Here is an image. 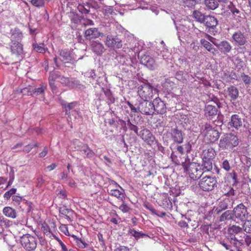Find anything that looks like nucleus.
<instances>
[{
    "label": "nucleus",
    "mask_w": 251,
    "mask_h": 251,
    "mask_svg": "<svg viewBox=\"0 0 251 251\" xmlns=\"http://www.w3.org/2000/svg\"><path fill=\"white\" fill-rule=\"evenodd\" d=\"M23 37V34L19 31L13 32L11 36V43L10 49L11 53L16 57L24 54L23 45L18 41Z\"/></svg>",
    "instance_id": "f257e3e1"
},
{
    "label": "nucleus",
    "mask_w": 251,
    "mask_h": 251,
    "mask_svg": "<svg viewBox=\"0 0 251 251\" xmlns=\"http://www.w3.org/2000/svg\"><path fill=\"white\" fill-rule=\"evenodd\" d=\"M204 140L206 143H214L220 137V133L217 129V126L206 123L202 131Z\"/></svg>",
    "instance_id": "f03ea898"
},
{
    "label": "nucleus",
    "mask_w": 251,
    "mask_h": 251,
    "mask_svg": "<svg viewBox=\"0 0 251 251\" xmlns=\"http://www.w3.org/2000/svg\"><path fill=\"white\" fill-rule=\"evenodd\" d=\"M157 90L149 83H144L138 88L137 93L139 97L144 101H148L153 98Z\"/></svg>",
    "instance_id": "7ed1b4c3"
},
{
    "label": "nucleus",
    "mask_w": 251,
    "mask_h": 251,
    "mask_svg": "<svg viewBox=\"0 0 251 251\" xmlns=\"http://www.w3.org/2000/svg\"><path fill=\"white\" fill-rule=\"evenodd\" d=\"M183 168L185 172L193 180L200 178L203 173L201 166L195 162H191L190 159H188V163L186 165H183Z\"/></svg>",
    "instance_id": "20e7f679"
},
{
    "label": "nucleus",
    "mask_w": 251,
    "mask_h": 251,
    "mask_svg": "<svg viewBox=\"0 0 251 251\" xmlns=\"http://www.w3.org/2000/svg\"><path fill=\"white\" fill-rule=\"evenodd\" d=\"M238 137L231 133L223 136L219 141V146L222 150H231L238 145Z\"/></svg>",
    "instance_id": "39448f33"
},
{
    "label": "nucleus",
    "mask_w": 251,
    "mask_h": 251,
    "mask_svg": "<svg viewBox=\"0 0 251 251\" xmlns=\"http://www.w3.org/2000/svg\"><path fill=\"white\" fill-rule=\"evenodd\" d=\"M217 183L215 177L205 176L199 181L198 185L202 190L210 191L217 186Z\"/></svg>",
    "instance_id": "423d86ee"
},
{
    "label": "nucleus",
    "mask_w": 251,
    "mask_h": 251,
    "mask_svg": "<svg viewBox=\"0 0 251 251\" xmlns=\"http://www.w3.org/2000/svg\"><path fill=\"white\" fill-rule=\"evenodd\" d=\"M20 241L22 246L26 251H33L37 247L36 237L29 234H26L21 237Z\"/></svg>",
    "instance_id": "0eeeda50"
},
{
    "label": "nucleus",
    "mask_w": 251,
    "mask_h": 251,
    "mask_svg": "<svg viewBox=\"0 0 251 251\" xmlns=\"http://www.w3.org/2000/svg\"><path fill=\"white\" fill-rule=\"evenodd\" d=\"M105 45L112 49H120L122 47V42L117 35H108L105 41Z\"/></svg>",
    "instance_id": "6e6552de"
},
{
    "label": "nucleus",
    "mask_w": 251,
    "mask_h": 251,
    "mask_svg": "<svg viewBox=\"0 0 251 251\" xmlns=\"http://www.w3.org/2000/svg\"><path fill=\"white\" fill-rule=\"evenodd\" d=\"M140 137L148 145L151 146L155 145L157 141L151 131L147 129L144 128L140 131Z\"/></svg>",
    "instance_id": "1a4fd4ad"
},
{
    "label": "nucleus",
    "mask_w": 251,
    "mask_h": 251,
    "mask_svg": "<svg viewBox=\"0 0 251 251\" xmlns=\"http://www.w3.org/2000/svg\"><path fill=\"white\" fill-rule=\"evenodd\" d=\"M228 9L232 13V17L237 22H241L245 18L244 13L239 8L237 7L232 2H230Z\"/></svg>",
    "instance_id": "9d476101"
},
{
    "label": "nucleus",
    "mask_w": 251,
    "mask_h": 251,
    "mask_svg": "<svg viewBox=\"0 0 251 251\" xmlns=\"http://www.w3.org/2000/svg\"><path fill=\"white\" fill-rule=\"evenodd\" d=\"M152 102L148 103V101L140 102L138 105L139 112L143 114L150 115L154 113V109Z\"/></svg>",
    "instance_id": "9b49d317"
},
{
    "label": "nucleus",
    "mask_w": 251,
    "mask_h": 251,
    "mask_svg": "<svg viewBox=\"0 0 251 251\" xmlns=\"http://www.w3.org/2000/svg\"><path fill=\"white\" fill-rule=\"evenodd\" d=\"M234 213L235 217L241 220H244L248 214L246 207L242 203L238 204L234 208Z\"/></svg>",
    "instance_id": "f8f14e48"
},
{
    "label": "nucleus",
    "mask_w": 251,
    "mask_h": 251,
    "mask_svg": "<svg viewBox=\"0 0 251 251\" xmlns=\"http://www.w3.org/2000/svg\"><path fill=\"white\" fill-rule=\"evenodd\" d=\"M154 112L156 111L157 113L163 114L166 112V107L164 102L161 100L159 98L154 99L152 102Z\"/></svg>",
    "instance_id": "ddd939ff"
},
{
    "label": "nucleus",
    "mask_w": 251,
    "mask_h": 251,
    "mask_svg": "<svg viewBox=\"0 0 251 251\" xmlns=\"http://www.w3.org/2000/svg\"><path fill=\"white\" fill-rule=\"evenodd\" d=\"M100 32L97 28L91 27L87 29L84 32V37L86 40H91L99 38L100 36Z\"/></svg>",
    "instance_id": "4468645a"
},
{
    "label": "nucleus",
    "mask_w": 251,
    "mask_h": 251,
    "mask_svg": "<svg viewBox=\"0 0 251 251\" xmlns=\"http://www.w3.org/2000/svg\"><path fill=\"white\" fill-rule=\"evenodd\" d=\"M141 62L150 70H154L156 67L154 59L149 55L145 54L141 58Z\"/></svg>",
    "instance_id": "2eb2a0df"
},
{
    "label": "nucleus",
    "mask_w": 251,
    "mask_h": 251,
    "mask_svg": "<svg viewBox=\"0 0 251 251\" xmlns=\"http://www.w3.org/2000/svg\"><path fill=\"white\" fill-rule=\"evenodd\" d=\"M213 44L219 48L220 50L224 53L229 52L232 49L230 44L226 40L221 41L220 43L213 42Z\"/></svg>",
    "instance_id": "dca6fc26"
},
{
    "label": "nucleus",
    "mask_w": 251,
    "mask_h": 251,
    "mask_svg": "<svg viewBox=\"0 0 251 251\" xmlns=\"http://www.w3.org/2000/svg\"><path fill=\"white\" fill-rule=\"evenodd\" d=\"M232 37L234 41L239 46L244 45L247 42L245 36L241 31L235 32Z\"/></svg>",
    "instance_id": "f3484780"
},
{
    "label": "nucleus",
    "mask_w": 251,
    "mask_h": 251,
    "mask_svg": "<svg viewBox=\"0 0 251 251\" xmlns=\"http://www.w3.org/2000/svg\"><path fill=\"white\" fill-rule=\"evenodd\" d=\"M77 150L79 151L82 154L84 155L83 156L84 158H91L93 157L95 155L94 152L89 147L87 144L83 145L81 147L78 149Z\"/></svg>",
    "instance_id": "a211bd4d"
},
{
    "label": "nucleus",
    "mask_w": 251,
    "mask_h": 251,
    "mask_svg": "<svg viewBox=\"0 0 251 251\" xmlns=\"http://www.w3.org/2000/svg\"><path fill=\"white\" fill-rule=\"evenodd\" d=\"M171 157L173 162L176 165H181L183 167V165H186L188 163L187 158H182L180 156H178L176 155L175 151H173Z\"/></svg>",
    "instance_id": "6ab92c4d"
},
{
    "label": "nucleus",
    "mask_w": 251,
    "mask_h": 251,
    "mask_svg": "<svg viewBox=\"0 0 251 251\" xmlns=\"http://www.w3.org/2000/svg\"><path fill=\"white\" fill-rule=\"evenodd\" d=\"M203 23L205 24L207 27L214 28L217 25L218 21L214 16H205Z\"/></svg>",
    "instance_id": "aec40b11"
},
{
    "label": "nucleus",
    "mask_w": 251,
    "mask_h": 251,
    "mask_svg": "<svg viewBox=\"0 0 251 251\" xmlns=\"http://www.w3.org/2000/svg\"><path fill=\"white\" fill-rule=\"evenodd\" d=\"M216 152L212 147H209L204 150L202 152V159L212 160L215 158Z\"/></svg>",
    "instance_id": "412c9836"
},
{
    "label": "nucleus",
    "mask_w": 251,
    "mask_h": 251,
    "mask_svg": "<svg viewBox=\"0 0 251 251\" xmlns=\"http://www.w3.org/2000/svg\"><path fill=\"white\" fill-rule=\"evenodd\" d=\"M92 50L97 55H100L104 50L103 45L100 42H94L91 45Z\"/></svg>",
    "instance_id": "4be33fe9"
},
{
    "label": "nucleus",
    "mask_w": 251,
    "mask_h": 251,
    "mask_svg": "<svg viewBox=\"0 0 251 251\" xmlns=\"http://www.w3.org/2000/svg\"><path fill=\"white\" fill-rule=\"evenodd\" d=\"M200 42L201 44L209 52H211L213 55L216 54L218 50L214 48L212 45L208 41L204 39L201 40Z\"/></svg>",
    "instance_id": "5701e85b"
},
{
    "label": "nucleus",
    "mask_w": 251,
    "mask_h": 251,
    "mask_svg": "<svg viewBox=\"0 0 251 251\" xmlns=\"http://www.w3.org/2000/svg\"><path fill=\"white\" fill-rule=\"evenodd\" d=\"M231 125L236 128H238L242 126V121L238 115L235 114L231 116Z\"/></svg>",
    "instance_id": "b1692460"
},
{
    "label": "nucleus",
    "mask_w": 251,
    "mask_h": 251,
    "mask_svg": "<svg viewBox=\"0 0 251 251\" xmlns=\"http://www.w3.org/2000/svg\"><path fill=\"white\" fill-rule=\"evenodd\" d=\"M3 213L5 216L12 219L15 218L17 216L15 210L9 206L3 208Z\"/></svg>",
    "instance_id": "393cba45"
},
{
    "label": "nucleus",
    "mask_w": 251,
    "mask_h": 251,
    "mask_svg": "<svg viewBox=\"0 0 251 251\" xmlns=\"http://www.w3.org/2000/svg\"><path fill=\"white\" fill-rule=\"evenodd\" d=\"M229 96L232 100H235L238 97L239 91L238 89L234 86H230L227 89Z\"/></svg>",
    "instance_id": "a878e982"
},
{
    "label": "nucleus",
    "mask_w": 251,
    "mask_h": 251,
    "mask_svg": "<svg viewBox=\"0 0 251 251\" xmlns=\"http://www.w3.org/2000/svg\"><path fill=\"white\" fill-rule=\"evenodd\" d=\"M128 234L134 237L136 240L144 237H149L147 234H144L141 232H138L134 228H129L128 230Z\"/></svg>",
    "instance_id": "bb28decb"
},
{
    "label": "nucleus",
    "mask_w": 251,
    "mask_h": 251,
    "mask_svg": "<svg viewBox=\"0 0 251 251\" xmlns=\"http://www.w3.org/2000/svg\"><path fill=\"white\" fill-rule=\"evenodd\" d=\"M173 139L177 143H181L183 141V136L181 131L175 129L173 133Z\"/></svg>",
    "instance_id": "cd10ccee"
},
{
    "label": "nucleus",
    "mask_w": 251,
    "mask_h": 251,
    "mask_svg": "<svg viewBox=\"0 0 251 251\" xmlns=\"http://www.w3.org/2000/svg\"><path fill=\"white\" fill-rule=\"evenodd\" d=\"M77 105V103L75 101L70 102L69 103H62L63 108L65 109L66 114L70 116V110L75 108Z\"/></svg>",
    "instance_id": "c85d7f7f"
},
{
    "label": "nucleus",
    "mask_w": 251,
    "mask_h": 251,
    "mask_svg": "<svg viewBox=\"0 0 251 251\" xmlns=\"http://www.w3.org/2000/svg\"><path fill=\"white\" fill-rule=\"evenodd\" d=\"M204 4L208 9L211 10L216 9L219 6L216 0H204Z\"/></svg>",
    "instance_id": "c756f323"
},
{
    "label": "nucleus",
    "mask_w": 251,
    "mask_h": 251,
    "mask_svg": "<svg viewBox=\"0 0 251 251\" xmlns=\"http://www.w3.org/2000/svg\"><path fill=\"white\" fill-rule=\"evenodd\" d=\"M74 240L76 245L79 248L84 249L88 246L85 241H84L81 238H78L75 235H73Z\"/></svg>",
    "instance_id": "7c9ffc66"
},
{
    "label": "nucleus",
    "mask_w": 251,
    "mask_h": 251,
    "mask_svg": "<svg viewBox=\"0 0 251 251\" xmlns=\"http://www.w3.org/2000/svg\"><path fill=\"white\" fill-rule=\"evenodd\" d=\"M109 193L110 195L115 197L122 201L125 198L124 194L118 189H111Z\"/></svg>",
    "instance_id": "2f4dec72"
},
{
    "label": "nucleus",
    "mask_w": 251,
    "mask_h": 251,
    "mask_svg": "<svg viewBox=\"0 0 251 251\" xmlns=\"http://www.w3.org/2000/svg\"><path fill=\"white\" fill-rule=\"evenodd\" d=\"M34 50L37 52L44 53L46 52L47 48H45V45L44 43L37 44L34 43L32 45Z\"/></svg>",
    "instance_id": "473e14b6"
},
{
    "label": "nucleus",
    "mask_w": 251,
    "mask_h": 251,
    "mask_svg": "<svg viewBox=\"0 0 251 251\" xmlns=\"http://www.w3.org/2000/svg\"><path fill=\"white\" fill-rule=\"evenodd\" d=\"M202 170V171H209L212 169L211 160L203 159Z\"/></svg>",
    "instance_id": "72a5a7b5"
},
{
    "label": "nucleus",
    "mask_w": 251,
    "mask_h": 251,
    "mask_svg": "<svg viewBox=\"0 0 251 251\" xmlns=\"http://www.w3.org/2000/svg\"><path fill=\"white\" fill-rule=\"evenodd\" d=\"M205 111L209 116L216 115L217 113V108L213 105L208 104L205 107Z\"/></svg>",
    "instance_id": "f704fd0d"
},
{
    "label": "nucleus",
    "mask_w": 251,
    "mask_h": 251,
    "mask_svg": "<svg viewBox=\"0 0 251 251\" xmlns=\"http://www.w3.org/2000/svg\"><path fill=\"white\" fill-rule=\"evenodd\" d=\"M193 16L198 21L201 23H203L205 17V16L203 15L201 12L197 10H195L193 12Z\"/></svg>",
    "instance_id": "c9c22d12"
},
{
    "label": "nucleus",
    "mask_w": 251,
    "mask_h": 251,
    "mask_svg": "<svg viewBox=\"0 0 251 251\" xmlns=\"http://www.w3.org/2000/svg\"><path fill=\"white\" fill-rule=\"evenodd\" d=\"M242 229L239 226H232L228 228L229 233L231 235H234V234H237L242 232Z\"/></svg>",
    "instance_id": "e433bc0d"
},
{
    "label": "nucleus",
    "mask_w": 251,
    "mask_h": 251,
    "mask_svg": "<svg viewBox=\"0 0 251 251\" xmlns=\"http://www.w3.org/2000/svg\"><path fill=\"white\" fill-rule=\"evenodd\" d=\"M46 89L47 86L43 84L41 85L39 88L33 89V96H37L44 93Z\"/></svg>",
    "instance_id": "4c0bfd02"
},
{
    "label": "nucleus",
    "mask_w": 251,
    "mask_h": 251,
    "mask_svg": "<svg viewBox=\"0 0 251 251\" xmlns=\"http://www.w3.org/2000/svg\"><path fill=\"white\" fill-rule=\"evenodd\" d=\"M21 93L24 95L33 96V88L31 86L25 87L21 90Z\"/></svg>",
    "instance_id": "58836bf2"
},
{
    "label": "nucleus",
    "mask_w": 251,
    "mask_h": 251,
    "mask_svg": "<svg viewBox=\"0 0 251 251\" xmlns=\"http://www.w3.org/2000/svg\"><path fill=\"white\" fill-rule=\"evenodd\" d=\"M232 218L231 212L229 210H227L220 217V221H224L227 220H230Z\"/></svg>",
    "instance_id": "ea45409f"
},
{
    "label": "nucleus",
    "mask_w": 251,
    "mask_h": 251,
    "mask_svg": "<svg viewBox=\"0 0 251 251\" xmlns=\"http://www.w3.org/2000/svg\"><path fill=\"white\" fill-rule=\"evenodd\" d=\"M230 244H232L236 246L237 245V242L239 244H242V240L238 239L235 235H231L227 238Z\"/></svg>",
    "instance_id": "a19ab883"
},
{
    "label": "nucleus",
    "mask_w": 251,
    "mask_h": 251,
    "mask_svg": "<svg viewBox=\"0 0 251 251\" xmlns=\"http://www.w3.org/2000/svg\"><path fill=\"white\" fill-rule=\"evenodd\" d=\"M78 11L83 14H87L89 12V7L88 5L86 7L83 4L79 3L77 6Z\"/></svg>",
    "instance_id": "79ce46f5"
},
{
    "label": "nucleus",
    "mask_w": 251,
    "mask_h": 251,
    "mask_svg": "<svg viewBox=\"0 0 251 251\" xmlns=\"http://www.w3.org/2000/svg\"><path fill=\"white\" fill-rule=\"evenodd\" d=\"M245 231L247 233H251V220L246 221L243 226Z\"/></svg>",
    "instance_id": "37998d69"
},
{
    "label": "nucleus",
    "mask_w": 251,
    "mask_h": 251,
    "mask_svg": "<svg viewBox=\"0 0 251 251\" xmlns=\"http://www.w3.org/2000/svg\"><path fill=\"white\" fill-rule=\"evenodd\" d=\"M119 209L123 213H127L130 210V208L123 201V203L119 207Z\"/></svg>",
    "instance_id": "c03bdc74"
},
{
    "label": "nucleus",
    "mask_w": 251,
    "mask_h": 251,
    "mask_svg": "<svg viewBox=\"0 0 251 251\" xmlns=\"http://www.w3.org/2000/svg\"><path fill=\"white\" fill-rule=\"evenodd\" d=\"M30 2L32 5L35 7H42L45 4L44 0H31Z\"/></svg>",
    "instance_id": "a18cd8bd"
},
{
    "label": "nucleus",
    "mask_w": 251,
    "mask_h": 251,
    "mask_svg": "<svg viewBox=\"0 0 251 251\" xmlns=\"http://www.w3.org/2000/svg\"><path fill=\"white\" fill-rule=\"evenodd\" d=\"M42 230L46 235H50L51 233L50 227L46 223H44L42 225Z\"/></svg>",
    "instance_id": "49530a36"
},
{
    "label": "nucleus",
    "mask_w": 251,
    "mask_h": 251,
    "mask_svg": "<svg viewBox=\"0 0 251 251\" xmlns=\"http://www.w3.org/2000/svg\"><path fill=\"white\" fill-rule=\"evenodd\" d=\"M229 175L232 179V185H236L238 183L237 174L235 171H233L232 173L229 174Z\"/></svg>",
    "instance_id": "de8ad7c7"
},
{
    "label": "nucleus",
    "mask_w": 251,
    "mask_h": 251,
    "mask_svg": "<svg viewBox=\"0 0 251 251\" xmlns=\"http://www.w3.org/2000/svg\"><path fill=\"white\" fill-rule=\"evenodd\" d=\"M60 55L62 56L65 61H68L71 59L70 54L64 50H61L60 52Z\"/></svg>",
    "instance_id": "09e8293b"
},
{
    "label": "nucleus",
    "mask_w": 251,
    "mask_h": 251,
    "mask_svg": "<svg viewBox=\"0 0 251 251\" xmlns=\"http://www.w3.org/2000/svg\"><path fill=\"white\" fill-rule=\"evenodd\" d=\"M144 207L147 209L149 210L152 214H157L156 210L153 208L152 205L149 203H145L144 204Z\"/></svg>",
    "instance_id": "8fccbe9b"
},
{
    "label": "nucleus",
    "mask_w": 251,
    "mask_h": 251,
    "mask_svg": "<svg viewBox=\"0 0 251 251\" xmlns=\"http://www.w3.org/2000/svg\"><path fill=\"white\" fill-rule=\"evenodd\" d=\"M12 199L15 205H19L22 200V198L20 196L14 195L12 196Z\"/></svg>",
    "instance_id": "3c124183"
},
{
    "label": "nucleus",
    "mask_w": 251,
    "mask_h": 251,
    "mask_svg": "<svg viewBox=\"0 0 251 251\" xmlns=\"http://www.w3.org/2000/svg\"><path fill=\"white\" fill-rule=\"evenodd\" d=\"M222 167L226 171H229L230 170V166L227 160H225L222 163Z\"/></svg>",
    "instance_id": "603ef678"
},
{
    "label": "nucleus",
    "mask_w": 251,
    "mask_h": 251,
    "mask_svg": "<svg viewBox=\"0 0 251 251\" xmlns=\"http://www.w3.org/2000/svg\"><path fill=\"white\" fill-rule=\"evenodd\" d=\"M68 181V185L73 188H75L76 187V183L75 180L71 177H69L67 179Z\"/></svg>",
    "instance_id": "864d4df0"
},
{
    "label": "nucleus",
    "mask_w": 251,
    "mask_h": 251,
    "mask_svg": "<svg viewBox=\"0 0 251 251\" xmlns=\"http://www.w3.org/2000/svg\"><path fill=\"white\" fill-rule=\"evenodd\" d=\"M242 80L245 84H249L251 82L250 77L244 74L241 75Z\"/></svg>",
    "instance_id": "5fc2aeb1"
},
{
    "label": "nucleus",
    "mask_w": 251,
    "mask_h": 251,
    "mask_svg": "<svg viewBox=\"0 0 251 251\" xmlns=\"http://www.w3.org/2000/svg\"><path fill=\"white\" fill-rule=\"evenodd\" d=\"M36 181H37V182H36L37 186L39 187H41L45 183V180L43 179V176H42L37 178Z\"/></svg>",
    "instance_id": "6e6d98bb"
},
{
    "label": "nucleus",
    "mask_w": 251,
    "mask_h": 251,
    "mask_svg": "<svg viewBox=\"0 0 251 251\" xmlns=\"http://www.w3.org/2000/svg\"><path fill=\"white\" fill-rule=\"evenodd\" d=\"M55 239L60 245L62 251H68V250L66 247V245L61 241V240H60L58 237H56Z\"/></svg>",
    "instance_id": "4d7b16f0"
},
{
    "label": "nucleus",
    "mask_w": 251,
    "mask_h": 251,
    "mask_svg": "<svg viewBox=\"0 0 251 251\" xmlns=\"http://www.w3.org/2000/svg\"><path fill=\"white\" fill-rule=\"evenodd\" d=\"M244 238L245 239L244 241L246 245L248 247L250 246L251 244V236L245 235Z\"/></svg>",
    "instance_id": "13d9d810"
},
{
    "label": "nucleus",
    "mask_w": 251,
    "mask_h": 251,
    "mask_svg": "<svg viewBox=\"0 0 251 251\" xmlns=\"http://www.w3.org/2000/svg\"><path fill=\"white\" fill-rule=\"evenodd\" d=\"M128 105L129 106L130 109L132 112H139L138 110V106L137 107H135L134 106H133V104H132L130 102L127 101V102Z\"/></svg>",
    "instance_id": "bf43d9fd"
},
{
    "label": "nucleus",
    "mask_w": 251,
    "mask_h": 251,
    "mask_svg": "<svg viewBox=\"0 0 251 251\" xmlns=\"http://www.w3.org/2000/svg\"><path fill=\"white\" fill-rule=\"evenodd\" d=\"M56 78V76L54 74H50L49 77V84L50 86H52V82H54Z\"/></svg>",
    "instance_id": "052dcab7"
},
{
    "label": "nucleus",
    "mask_w": 251,
    "mask_h": 251,
    "mask_svg": "<svg viewBox=\"0 0 251 251\" xmlns=\"http://www.w3.org/2000/svg\"><path fill=\"white\" fill-rule=\"evenodd\" d=\"M58 196L60 198L65 199L67 196V192L65 190L60 191L58 194Z\"/></svg>",
    "instance_id": "680f3d73"
},
{
    "label": "nucleus",
    "mask_w": 251,
    "mask_h": 251,
    "mask_svg": "<svg viewBox=\"0 0 251 251\" xmlns=\"http://www.w3.org/2000/svg\"><path fill=\"white\" fill-rule=\"evenodd\" d=\"M60 211L62 214L68 217H69V216H68V215H69L70 214V213L72 212L71 210L68 209H66V208L62 209Z\"/></svg>",
    "instance_id": "e2e57ef3"
},
{
    "label": "nucleus",
    "mask_w": 251,
    "mask_h": 251,
    "mask_svg": "<svg viewBox=\"0 0 251 251\" xmlns=\"http://www.w3.org/2000/svg\"><path fill=\"white\" fill-rule=\"evenodd\" d=\"M60 230L63 232L65 235H67L69 233V231L66 225H63L60 227Z\"/></svg>",
    "instance_id": "0e129e2a"
},
{
    "label": "nucleus",
    "mask_w": 251,
    "mask_h": 251,
    "mask_svg": "<svg viewBox=\"0 0 251 251\" xmlns=\"http://www.w3.org/2000/svg\"><path fill=\"white\" fill-rule=\"evenodd\" d=\"M48 152V150L47 147H45L44 148L43 151L39 153V157H45L47 154Z\"/></svg>",
    "instance_id": "69168bd1"
},
{
    "label": "nucleus",
    "mask_w": 251,
    "mask_h": 251,
    "mask_svg": "<svg viewBox=\"0 0 251 251\" xmlns=\"http://www.w3.org/2000/svg\"><path fill=\"white\" fill-rule=\"evenodd\" d=\"M183 148L187 152H189L191 150L192 146L190 143H188L184 145Z\"/></svg>",
    "instance_id": "338daca9"
},
{
    "label": "nucleus",
    "mask_w": 251,
    "mask_h": 251,
    "mask_svg": "<svg viewBox=\"0 0 251 251\" xmlns=\"http://www.w3.org/2000/svg\"><path fill=\"white\" fill-rule=\"evenodd\" d=\"M114 251H129V249L125 246H120L116 248Z\"/></svg>",
    "instance_id": "774afa93"
}]
</instances>
